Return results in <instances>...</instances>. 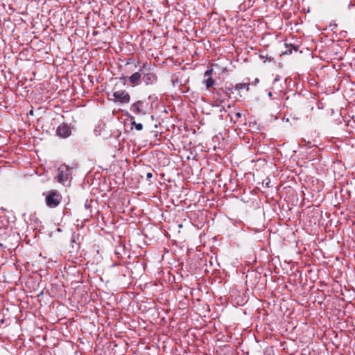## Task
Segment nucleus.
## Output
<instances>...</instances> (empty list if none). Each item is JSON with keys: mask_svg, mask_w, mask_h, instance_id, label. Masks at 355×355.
Listing matches in <instances>:
<instances>
[{"mask_svg": "<svg viewBox=\"0 0 355 355\" xmlns=\"http://www.w3.org/2000/svg\"><path fill=\"white\" fill-rule=\"evenodd\" d=\"M155 69V66L150 62L141 63L140 71L142 73V80L146 85H154L157 82L158 78Z\"/></svg>", "mask_w": 355, "mask_h": 355, "instance_id": "obj_1", "label": "nucleus"}, {"mask_svg": "<svg viewBox=\"0 0 355 355\" xmlns=\"http://www.w3.org/2000/svg\"><path fill=\"white\" fill-rule=\"evenodd\" d=\"M43 196L45 197V203L49 208H55L61 203L62 196L56 190L44 192Z\"/></svg>", "mask_w": 355, "mask_h": 355, "instance_id": "obj_2", "label": "nucleus"}, {"mask_svg": "<svg viewBox=\"0 0 355 355\" xmlns=\"http://www.w3.org/2000/svg\"><path fill=\"white\" fill-rule=\"evenodd\" d=\"M285 85L286 80H282L280 76L277 75L273 80L271 87L275 94V97L273 98L274 99H279L282 97L283 91L285 88Z\"/></svg>", "mask_w": 355, "mask_h": 355, "instance_id": "obj_3", "label": "nucleus"}, {"mask_svg": "<svg viewBox=\"0 0 355 355\" xmlns=\"http://www.w3.org/2000/svg\"><path fill=\"white\" fill-rule=\"evenodd\" d=\"M71 178V169L65 165L60 166L58 168V175L57 176L58 182L64 184L67 182L69 181Z\"/></svg>", "mask_w": 355, "mask_h": 355, "instance_id": "obj_4", "label": "nucleus"}, {"mask_svg": "<svg viewBox=\"0 0 355 355\" xmlns=\"http://www.w3.org/2000/svg\"><path fill=\"white\" fill-rule=\"evenodd\" d=\"M113 102L114 103L126 104L130 101V96L125 90L113 91Z\"/></svg>", "mask_w": 355, "mask_h": 355, "instance_id": "obj_5", "label": "nucleus"}, {"mask_svg": "<svg viewBox=\"0 0 355 355\" xmlns=\"http://www.w3.org/2000/svg\"><path fill=\"white\" fill-rule=\"evenodd\" d=\"M71 135V126L66 123H62L59 125L56 129V135L60 138H67Z\"/></svg>", "mask_w": 355, "mask_h": 355, "instance_id": "obj_6", "label": "nucleus"}, {"mask_svg": "<svg viewBox=\"0 0 355 355\" xmlns=\"http://www.w3.org/2000/svg\"><path fill=\"white\" fill-rule=\"evenodd\" d=\"M213 69H207L204 74L203 83L206 85L207 88H209L214 85L215 81L211 78Z\"/></svg>", "mask_w": 355, "mask_h": 355, "instance_id": "obj_7", "label": "nucleus"}, {"mask_svg": "<svg viewBox=\"0 0 355 355\" xmlns=\"http://www.w3.org/2000/svg\"><path fill=\"white\" fill-rule=\"evenodd\" d=\"M128 80L130 83L133 86L139 85L141 83V80L142 79V73L140 71V69L138 71L133 73L130 76H129Z\"/></svg>", "mask_w": 355, "mask_h": 355, "instance_id": "obj_8", "label": "nucleus"}, {"mask_svg": "<svg viewBox=\"0 0 355 355\" xmlns=\"http://www.w3.org/2000/svg\"><path fill=\"white\" fill-rule=\"evenodd\" d=\"M141 104V102L140 101L133 103L130 108L131 111L137 114H145V112L140 107Z\"/></svg>", "mask_w": 355, "mask_h": 355, "instance_id": "obj_9", "label": "nucleus"}, {"mask_svg": "<svg viewBox=\"0 0 355 355\" xmlns=\"http://www.w3.org/2000/svg\"><path fill=\"white\" fill-rule=\"evenodd\" d=\"M249 86H250L249 83H239L236 85L235 89L239 91H241L243 89H245L246 91H248Z\"/></svg>", "mask_w": 355, "mask_h": 355, "instance_id": "obj_10", "label": "nucleus"}, {"mask_svg": "<svg viewBox=\"0 0 355 355\" xmlns=\"http://www.w3.org/2000/svg\"><path fill=\"white\" fill-rule=\"evenodd\" d=\"M217 107H218V112L220 113V118L221 119H223V112H226L227 110H225V106L224 105H217Z\"/></svg>", "mask_w": 355, "mask_h": 355, "instance_id": "obj_11", "label": "nucleus"}, {"mask_svg": "<svg viewBox=\"0 0 355 355\" xmlns=\"http://www.w3.org/2000/svg\"><path fill=\"white\" fill-rule=\"evenodd\" d=\"M137 130H141L143 129V125L141 123H137L135 121L132 123Z\"/></svg>", "mask_w": 355, "mask_h": 355, "instance_id": "obj_12", "label": "nucleus"}, {"mask_svg": "<svg viewBox=\"0 0 355 355\" xmlns=\"http://www.w3.org/2000/svg\"><path fill=\"white\" fill-rule=\"evenodd\" d=\"M268 96L272 99H274L273 98L275 97V94H274V92H269L268 94Z\"/></svg>", "mask_w": 355, "mask_h": 355, "instance_id": "obj_13", "label": "nucleus"}, {"mask_svg": "<svg viewBox=\"0 0 355 355\" xmlns=\"http://www.w3.org/2000/svg\"><path fill=\"white\" fill-rule=\"evenodd\" d=\"M153 177V174L151 173H148L146 175L147 180H150Z\"/></svg>", "mask_w": 355, "mask_h": 355, "instance_id": "obj_14", "label": "nucleus"}, {"mask_svg": "<svg viewBox=\"0 0 355 355\" xmlns=\"http://www.w3.org/2000/svg\"><path fill=\"white\" fill-rule=\"evenodd\" d=\"M235 116L237 119H239V118L241 117V113L239 112H237L235 113Z\"/></svg>", "mask_w": 355, "mask_h": 355, "instance_id": "obj_15", "label": "nucleus"}, {"mask_svg": "<svg viewBox=\"0 0 355 355\" xmlns=\"http://www.w3.org/2000/svg\"><path fill=\"white\" fill-rule=\"evenodd\" d=\"M254 82H255V84H257V83L259 82V79H258V78H256V79H255V80H254Z\"/></svg>", "mask_w": 355, "mask_h": 355, "instance_id": "obj_16", "label": "nucleus"}, {"mask_svg": "<svg viewBox=\"0 0 355 355\" xmlns=\"http://www.w3.org/2000/svg\"><path fill=\"white\" fill-rule=\"evenodd\" d=\"M228 116L230 117V120L232 121L233 118L230 116V113H228Z\"/></svg>", "mask_w": 355, "mask_h": 355, "instance_id": "obj_17", "label": "nucleus"}, {"mask_svg": "<svg viewBox=\"0 0 355 355\" xmlns=\"http://www.w3.org/2000/svg\"><path fill=\"white\" fill-rule=\"evenodd\" d=\"M130 60H129L128 62H127V64H130Z\"/></svg>", "mask_w": 355, "mask_h": 355, "instance_id": "obj_18", "label": "nucleus"}]
</instances>
